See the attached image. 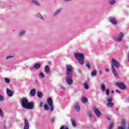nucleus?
<instances>
[{
    "instance_id": "7c9ffc66",
    "label": "nucleus",
    "mask_w": 129,
    "mask_h": 129,
    "mask_svg": "<svg viewBox=\"0 0 129 129\" xmlns=\"http://www.w3.org/2000/svg\"><path fill=\"white\" fill-rule=\"evenodd\" d=\"M10 79L8 78H5V82L6 83L9 84L10 83Z\"/></svg>"
},
{
    "instance_id": "7ed1b4c3",
    "label": "nucleus",
    "mask_w": 129,
    "mask_h": 129,
    "mask_svg": "<svg viewBox=\"0 0 129 129\" xmlns=\"http://www.w3.org/2000/svg\"><path fill=\"white\" fill-rule=\"evenodd\" d=\"M67 76H72L73 75V68L70 65L67 66Z\"/></svg>"
},
{
    "instance_id": "f3484780",
    "label": "nucleus",
    "mask_w": 129,
    "mask_h": 129,
    "mask_svg": "<svg viewBox=\"0 0 129 129\" xmlns=\"http://www.w3.org/2000/svg\"><path fill=\"white\" fill-rule=\"evenodd\" d=\"M35 94H36V90L35 89H32L30 91V95H31V96H35Z\"/></svg>"
},
{
    "instance_id": "4c0bfd02",
    "label": "nucleus",
    "mask_w": 129,
    "mask_h": 129,
    "mask_svg": "<svg viewBox=\"0 0 129 129\" xmlns=\"http://www.w3.org/2000/svg\"><path fill=\"white\" fill-rule=\"evenodd\" d=\"M106 94L107 96L109 95V90H106Z\"/></svg>"
},
{
    "instance_id": "49530a36",
    "label": "nucleus",
    "mask_w": 129,
    "mask_h": 129,
    "mask_svg": "<svg viewBox=\"0 0 129 129\" xmlns=\"http://www.w3.org/2000/svg\"><path fill=\"white\" fill-rule=\"evenodd\" d=\"M115 91L117 93H119V91L118 90H116Z\"/></svg>"
},
{
    "instance_id": "cd10ccee",
    "label": "nucleus",
    "mask_w": 129,
    "mask_h": 129,
    "mask_svg": "<svg viewBox=\"0 0 129 129\" xmlns=\"http://www.w3.org/2000/svg\"><path fill=\"white\" fill-rule=\"evenodd\" d=\"M110 5H114V4H115V0H111L109 1Z\"/></svg>"
},
{
    "instance_id": "8fccbe9b",
    "label": "nucleus",
    "mask_w": 129,
    "mask_h": 129,
    "mask_svg": "<svg viewBox=\"0 0 129 129\" xmlns=\"http://www.w3.org/2000/svg\"><path fill=\"white\" fill-rule=\"evenodd\" d=\"M111 93H114V92L113 91H112Z\"/></svg>"
},
{
    "instance_id": "c9c22d12",
    "label": "nucleus",
    "mask_w": 129,
    "mask_h": 129,
    "mask_svg": "<svg viewBox=\"0 0 129 129\" xmlns=\"http://www.w3.org/2000/svg\"><path fill=\"white\" fill-rule=\"evenodd\" d=\"M39 107H42V106H43V102L41 101L39 102Z\"/></svg>"
},
{
    "instance_id": "5701e85b",
    "label": "nucleus",
    "mask_w": 129,
    "mask_h": 129,
    "mask_svg": "<svg viewBox=\"0 0 129 129\" xmlns=\"http://www.w3.org/2000/svg\"><path fill=\"white\" fill-rule=\"evenodd\" d=\"M37 96L38 97H39L40 98L43 97V94L41 93L40 92H38L37 93Z\"/></svg>"
},
{
    "instance_id": "09e8293b",
    "label": "nucleus",
    "mask_w": 129,
    "mask_h": 129,
    "mask_svg": "<svg viewBox=\"0 0 129 129\" xmlns=\"http://www.w3.org/2000/svg\"><path fill=\"white\" fill-rule=\"evenodd\" d=\"M107 119H108V120H110V118L107 117Z\"/></svg>"
},
{
    "instance_id": "20e7f679",
    "label": "nucleus",
    "mask_w": 129,
    "mask_h": 129,
    "mask_svg": "<svg viewBox=\"0 0 129 129\" xmlns=\"http://www.w3.org/2000/svg\"><path fill=\"white\" fill-rule=\"evenodd\" d=\"M47 102L49 107H50V111H53V110H54V106L53 105V100H52V98H48Z\"/></svg>"
},
{
    "instance_id": "4be33fe9",
    "label": "nucleus",
    "mask_w": 129,
    "mask_h": 129,
    "mask_svg": "<svg viewBox=\"0 0 129 129\" xmlns=\"http://www.w3.org/2000/svg\"><path fill=\"white\" fill-rule=\"evenodd\" d=\"M101 88L102 91H105V85L104 84H101Z\"/></svg>"
},
{
    "instance_id": "393cba45",
    "label": "nucleus",
    "mask_w": 129,
    "mask_h": 129,
    "mask_svg": "<svg viewBox=\"0 0 129 129\" xmlns=\"http://www.w3.org/2000/svg\"><path fill=\"white\" fill-rule=\"evenodd\" d=\"M82 102H83V103H86V102H87V98H83L82 99Z\"/></svg>"
},
{
    "instance_id": "39448f33",
    "label": "nucleus",
    "mask_w": 129,
    "mask_h": 129,
    "mask_svg": "<svg viewBox=\"0 0 129 129\" xmlns=\"http://www.w3.org/2000/svg\"><path fill=\"white\" fill-rule=\"evenodd\" d=\"M107 101L108 102L107 106L108 107H113L114 104L112 103V97H108L107 98Z\"/></svg>"
},
{
    "instance_id": "dca6fc26",
    "label": "nucleus",
    "mask_w": 129,
    "mask_h": 129,
    "mask_svg": "<svg viewBox=\"0 0 129 129\" xmlns=\"http://www.w3.org/2000/svg\"><path fill=\"white\" fill-rule=\"evenodd\" d=\"M75 109H76V110H77V111H80V106H79V103H76L75 104Z\"/></svg>"
},
{
    "instance_id": "bb28decb",
    "label": "nucleus",
    "mask_w": 129,
    "mask_h": 129,
    "mask_svg": "<svg viewBox=\"0 0 129 129\" xmlns=\"http://www.w3.org/2000/svg\"><path fill=\"white\" fill-rule=\"evenodd\" d=\"M91 76L92 77L96 76V72L95 71H93L91 73Z\"/></svg>"
},
{
    "instance_id": "37998d69",
    "label": "nucleus",
    "mask_w": 129,
    "mask_h": 129,
    "mask_svg": "<svg viewBox=\"0 0 129 129\" xmlns=\"http://www.w3.org/2000/svg\"><path fill=\"white\" fill-rule=\"evenodd\" d=\"M89 116L90 117H92V114L91 112L89 113Z\"/></svg>"
},
{
    "instance_id": "6ab92c4d",
    "label": "nucleus",
    "mask_w": 129,
    "mask_h": 129,
    "mask_svg": "<svg viewBox=\"0 0 129 129\" xmlns=\"http://www.w3.org/2000/svg\"><path fill=\"white\" fill-rule=\"evenodd\" d=\"M34 68L35 69H39V68H41V64L40 63H35L34 64Z\"/></svg>"
},
{
    "instance_id": "1a4fd4ad",
    "label": "nucleus",
    "mask_w": 129,
    "mask_h": 129,
    "mask_svg": "<svg viewBox=\"0 0 129 129\" xmlns=\"http://www.w3.org/2000/svg\"><path fill=\"white\" fill-rule=\"evenodd\" d=\"M29 128H30V125L29 124V121L27 119H25L24 129H29Z\"/></svg>"
},
{
    "instance_id": "58836bf2",
    "label": "nucleus",
    "mask_w": 129,
    "mask_h": 129,
    "mask_svg": "<svg viewBox=\"0 0 129 129\" xmlns=\"http://www.w3.org/2000/svg\"><path fill=\"white\" fill-rule=\"evenodd\" d=\"M38 17L39 18V19H43V16L42 15H41L40 14H39L38 15Z\"/></svg>"
},
{
    "instance_id": "c85d7f7f",
    "label": "nucleus",
    "mask_w": 129,
    "mask_h": 129,
    "mask_svg": "<svg viewBox=\"0 0 129 129\" xmlns=\"http://www.w3.org/2000/svg\"><path fill=\"white\" fill-rule=\"evenodd\" d=\"M84 87H85V89H88V88H89L88 84H87V83H85L84 84Z\"/></svg>"
},
{
    "instance_id": "a211bd4d",
    "label": "nucleus",
    "mask_w": 129,
    "mask_h": 129,
    "mask_svg": "<svg viewBox=\"0 0 129 129\" xmlns=\"http://www.w3.org/2000/svg\"><path fill=\"white\" fill-rule=\"evenodd\" d=\"M71 121L72 125L74 127L76 126V120L75 119H72Z\"/></svg>"
},
{
    "instance_id": "a878e982",
    "label": "nucleus",
    "mask_w": 129,
    "mask_h": 129,
    "mask_svg": "<svg viewBox=\"0 0 129 129\" xmlns=\"http://www.w3.org/2000/svg\"><path fill=\"white\" fill-rule=\"evenodd\" d=\"M39 78H44V77H45V75H43V73H40L39 75Z\"/></svg>"
},
{
    "instance_id": "473e14b6",
    "label": "nucleus",
    "mask_w": 129,
    "mask_h": 129,
    "mask_svg": "<svg viewBox=\"0 0 129 129\" xmlns=\"http://www.w3.org/2000/svg\"><path fill=\"white\" fill-rule=\"evenodd\" d=\"M86 66L88 68H90V63H89V62L87 61L86 63Z\"/></svg>"
},
{
    "instance_id": "423d86ee",
    "label": "nucleus",
    "mask_w": 129,
    "mask_h": 129,
    "mask_svg": "<svg viewBox=\"0 0 129 129\" xmlns=\"http://www.w3.org/2000/svg\"><path fill=\"white\" fill-rule=\"evenodd\" d=\"M29 103V101L26 98H23L22 99V102H21V105L22 107L24 108H26L27 107V106L28 105V104Z\"/></svg>"
},
{
    "instance_id": "4468645a",
    "label": "nucleus",
    "mask_w": 129,
    "mask_h": 129,
    "mask_svg": "<svg viewBox=\"0 0 129 129\" xmlns=\"http://www.w3.org/2000/svg\"><path fill=\"white\" fill-rule=\"evenodd\" d=\"M94 112L97 116H98V117H100V115H101V112H100L98 109H95Z\"/></svg>"
},
{
    "instance_id": "de8ad7c7",
    "label": "nucleus",
    "mask_w": 129,
    "mask_h": 129,
    "mask_svg": "<svg viewBox=\"0 0 129 129\" xmlns=\"http://www.w3.org/2000/svg\"><path fill=\"white\" fill-rule=\"evenodd\" d=\"M71 0H64V2H70Z\"/></svg>"
},
{
    "instance_id": "c756f323",
    "label": "nucleus",
    "mask_w": 129,
    "mask_h": 129,
    "mask_svg": "<svg viewBox=\"0 0 129 129\" xmlns=\"http://www.w3.org/2000/svg\"><path fill=\"white\" fill-rule=\"evenodd\" d=\"M113 127V122H111L109 126V129H112Z\"/></svg>"
},
{
    "instance_id": "79ce46f5",
    "label": "nucleus",
    "mask_w": 129,
    "mask_h": 129,
    "mask_svg": "<svg viewBox=\"0 0 129 129\" xmlns=\"http://www.w3.org/2000/svg\"><path fill=\"white\" fill-rule=\"evenodd\" d=\"M11 58H13L12 56H8L6 57V59H11Z\"/></svg>"
},
{
    "instance_id": "2eb2a0df",
    "label": "nucleus",
    "mask_w": 129,
    "mask_h": 129,
    "mask_svg": "<svg viewBox=\"0 0 129 129\" xmlns=\"http://www.w3.org/2000/svg\"><path fill=\"white\" fill-rule=\"evenodd\" d=\"M7 93L8 96H13V91L12 90L9 89V88H7Z\"/></svg>"
},
{
    "instance_id": "a19ab883",
    "label": "nucleus",
    "mask_w": 129,
    "mask_h": 129,
    "mask_svg": "<svg viewBox=\"0 0 129 129\" xmlns=\"http://www.w3.org/2000/svg\"><path fill=\"white\" fill-rule=\"evenodd\" d=\"M55 121V118H52L51 119V122H54Z\"/></svg>"
},
{
    "instance_id": "f8f14e48",
    "label": "nucleus",
    "mask_w": 129,
    "mask_h": 129,
    "mask_svg": "<svg viewBox=\"0 0 129 129\" xmlns=\"http://www.w3.org/2000/svg\"><path fill=\"white\" fill-rule=\"evenodd\" d=\"M117 86L120 89H125V86L124 85H123V84H122V83H117Z\"/></svg>"
},
{
    "instance_id": "72a5a7b5",
    "label": "nucleus",
    "mask_w": 129,
    "mask_h": 129,
    "mask_svg": "<svg viewBox=\"0 0 129 129\" xmlns=\"http://www.w3.org/2000/svg\"><path fill=\"white\" fill-rule=\"evenodd\" d=\"M25 31H20V36H23L25 35Z\"/></svg>"
},
{
    "instance_id": "ea45409f",
    "label": "nucleus",
    "mask_w": 129,
    "mask_h": 129,
    "mask_svg": "<svg viewBox=\"0 0 129 129\" xmlns=\"http://www.w3.org/2000/svg\"><path fill=\"white\" fill-rule=\"evenodd\" d=\"M4 100V97L0 95V101Z\"/></svg>"
},
{
    "instance_id": "0eeeda50",
    "label": "nucleus",
    "mask_w": 129,
    "mask_h": 129,
    "mask_svg": "<svg viewBox=\"0 0 129 129\" xmlns=\"http://www.w3.org/2000/svg\"><path fill=\"white\" fill-rule=\"evenodd\" d=\"M67 82L69 85H71L73 83V80L72 79V76H67Z\"/></svg>"
},
{
    "instance_id": "f704fd0d",
    "label": "nucleus",
    "mask_w": 129,
    "mask_h": 129,
    "mask_svg": "<svg viewBox=\"0 0 129 129\" xmlns=\"http://www.w3.org/2000/svg\"><path fill=\"white\" fill-rule=\"evenodd\" d=\"M0 116H2V117L4 116V112H3V111L1 109H0Z\"/></svg>"
},
{
    "instance_id": "f03ea898",
    "label": "nucleus",
    "mask_w": 129,
    "mask_h": 129,
    "mask_svg": "<svg viewBox=\"0 0 129 129\" xmlns=\"http://www.w3.org/2000/svg\"><path fill=\"white\" fill-rule=\"evenodd\" d=\"M75 58L79 61V63L81 65L84 64V55L82 53H75Z\"/></svg>"
},
{
    "instance_id": "6e6552de",
    "label": "nucleus",
    "mask_w": 129,
    "mask_h": 129,
    "mask_svg": "<svg viewBox=\"0 0 129 129\" xmlns=\"http://www.w3.org/2000/svg\"><path fill=\"white\" fill-rule=\"evenodd\" d=\"M25 108L26 109H32V108H34V102H28V104H27V106H26Z\"/></svg>"
},
{
    "instance_id": "f257e3e1",
    "label": "nucleus",
    "mask_w": 129,
    "mask_h": 129,
    "mask_svg": "<svg viewBox=\"0 0 129 129\" xmlns=\"http://www.w3.org/2000/svg\"><path fill=\"white\" fill-rule=\"evenodd\" d=\"M112 64L111 65V68H112V73L114 76H116V77H118V74H117V72H116V70H115V69L114 68L115 67L117 68L118 66H119V63L117 61H116L114 59H112Z\"/></svg>"
},
{
    "instance_id": "9d476101",
    "label": "nucleus",
    "mask_w": 129,
    "mask_h": 129,
    "mask_svg": "<svg viewBox=\"0 0 129 129\" xmlns=\"http://www.w3.org/2000/svg\"><path fill=\"white\" fill-rule=\"evenodd\" d=\"M122 126H118V129H125V120L122 119V123H121Z\"/></svg>"
},
{
    "instance_id": "412c9836",
    "label": "nucleus",
    "mask_w": 129,
    "mask_h": 129,
    "mask_svg": "<svg viewBox=\"0 0 129 129\" xmlns=\"http://www.w3.org/2000/svg\"><path fill=\"white\" fill-rule=\"evenodd\" d=\"M45 71L46 72V73H49V72L50 71V68L49 66H46L45 67Z\"/></svg>"
},
{
    "instance_id": "b1692460",
    "label": "nucleus",
    "mask_w": 129,
    "mask_h": 129,
    "mask_svg": "<svg viewBox=\"0 0 129 129\" xmlns=\"http://www.w3.org/2000/svg\"><path fill=\"white\" fill-rule=\"evenodd\" d=\"M61 12V9L57 10L54 13V16H56V15H58V14H60V12Z\"/></svg>"
},
{
    "instance_id": "e433bc0d",
    "label": "nucleus",
    "mask_w": 129,
    "mask_h": 129,
    "mask_svg": "<svg viewBox=\"0 0 129 129\" xmlns=\"http://www.w3.org/2000/svg\"><path fill=\"white\" fill-rule=\"evenodd\" d=\"M60 129H69L68 127H66L65 126H62Z\"/></svg>"
},
{
    "instance_id": "3c124183",
    "label": "nucleus",
    "mask_w": 129,
    "mask_h": 129,
    "mask_svg": "<svg viewBox=\"0 0 129 129\" xmlns=\"http://www.w3.org/2000/svg\"><path fill=\"white\" fill-rule=\"evenodd\" d=\"M100 74H101V72L100 71Z\"/></svg>"
},
{
    "instance_id": "aec40b11",
    "label": "nucleus",
    "mask_w": 129,
    "mask_h": 129,
    "mask_svg": "<svg viewBox=\"0 0 129 129\" xmlns=\"http://www.w3.org/2000/svg\"><path fill=\"white\" fill-rule=\"evenodd\" d=\"M31 3L34 4V5H35L36 6H40V4H39V2H37V0H32L31 1Z\"/></svg>"
},
{
    "instance_id": "603ef678",
    "label": "nucleus",
    "mask_w": 129,
    "mask_h": 129,
    "mask_svg": "<svg viewBox=\"0 0 129 129\" xmlns=\"http://www.w3.org/2000/svg\"><path fill=\"white\" fill-rule=\"evenodd\" d=\"M116 110H118V108H117V109H116Z\"/></svg>"
},
{
    "instance_id": "ddd939ff",
    "label": "nucleus",
    "mask_w": 129,
    "mask_h": 129,
    "mask_svg": "<svg viewBox=\"0 0 129 129\" xmlns=\"http://www.w3.org/2000/svg\"><path fill=\"white\" fill-rule=\"evenodd\" d=\"M109 21H110V22L112 23V24H113V25H116L117 22L114 18L110 17L109 18Z\"/></svg>"
},
{
    "instance_id": "9b49d317",
    "label": "nucleus",
    "mask_w": 129,
    "mask_h": 129,
    "mask_svg": "<svg viewBox=\"0 0 129 129\" xmlns=\"http://www.w3.org/2000/svg\"><path fill=\"white\" fill-rule=\"evenodd\" d=\"M122 38H123V33L122 32H120V34H119V37L116 38L115 39V40L117 42H120V41H121Z\"/></svg>"
},
{
    "instance_id": "c03bdc74",
    "label": "nucleus",
    "mask_w": 129,
    "mask_h": 129,
    "mask_svg": "<svg viewBox=\"0 0 129 129\" xmlns=\"http://www.w3.org/2000/svg\"><path fill=\"white\" fill-rule=\"evenodd\" d=\"M60 87H61V89H62V90H65V87H64L62 86H60Z\"/></svg>"
},
{
    "instance_id": "a18cd8bd",
    "label": "nucleus",
    "mask_w": 129,
    "mask_h": 129,
    "mask_svg": "<svg viewBox=\"0 0 129 129\" xmlns=\"http://www.w3.org/2000/svg\"><path fill=\"white\" fill-rule=\"evenodd\" d=\"M106 72H108L109 71V70L108 69H105Z\"/></svg>"
},
{
    "instance_id": "2f4dec72",
    "label": "nucleus",
    "mask_w": 129,
    "mask_h": 129,
    "mask_svg": "<svg viewBox=\"0 0 129 129\" xmlns=\"http://www.w3.org/2000/svg\"><path fill=\"white\" fill-rule=\"evenodd\" d=\"M44 110H49V107L47 104L44 105Z\"/></svg>"
}]
</instances>
